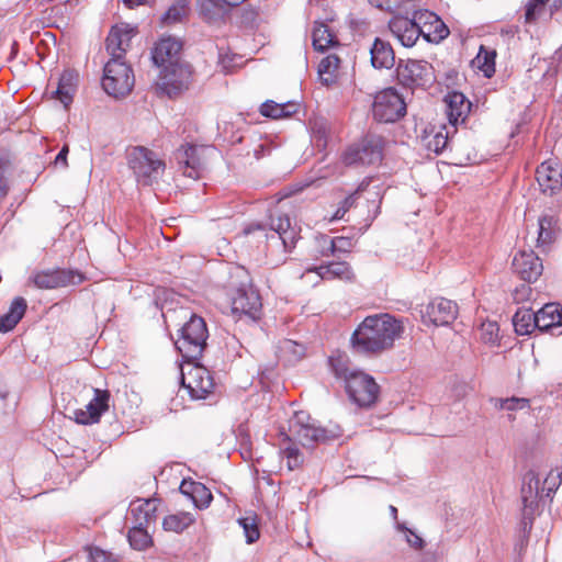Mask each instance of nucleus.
<instances>
[{"label": "nucleus", "mask_w": 562, "mask_h": 562, "mask_svg": "<svg viewBox=\"0 0 562 562\" xmlns=\"http://www.w3.org/2000/svg\"><path fill=\"white\" fill-rule=\"evenodd\" d=\"M296 112V104L286 102V103H277L274 101H266L260 106V113L263 116L271 119H282L290 116L291 114Z\"/></svg>", "instance_id": "37"}, {"label": "nucleus", "mask_w": 562, "mask_h": 562, "mask_svg": "<svg viewBox=\"0 0 562 562\" xmlns=\"http://www.w3.org/2000/svg\"><path fill=\"white\" fill-rule=\"evenodd\" d=\"M251 232V228L249 227L248 229H246V233L249 234Z\"/></svg>", "instance_id": "61"}, {"label": "nucleus", "mask_w": 562, "mask_h": 562, "mask_svg": "<svg viewBox=\"0 0 562 562\" xmlns=\"http://www.w3.org/2000/svg\"><path fill=\"white\" fill-rule=\"evenodd\" d=\"M69 153L68 145H64L58 155L55 158L54 165L56 167L61 166L63 168H66L68 166L67 164V155Z\"/></svg>", "instance_id": "54"}, {"label": "nucleus", "mask_w": 562, "mask_h": 562, "mask_svg": "<svg viewBox=\"0 0 562 562\" xmlns=\"http://www.w3.org/2000/svg\"><path fill=\"white\" fill-rule=\"evenodd\" d=\"M207 337L209 331L204 319L198 315H191L180 329L176 347L184 359L192 361L202 355Z\"/></svg>", "instance_id": "5"}, {"label": "nucleus", "mask_w": 562, "mask_h": 562, "mask_svg": "<svg viewBox=\"0 0 562 562\" xmlns=\"http://www.w3.org/2000/svg\"><path fill=\"white\" fill-rule=\"evenodd\" d=\"M398 76L408 86L429 87L435 81V70L430 63L426 60H408L398 68Z\"/></svg>", "instance_id": "16"}, {"label": "nucleus", "mask_w": 562, "mask_h": 562, "mask_svg": "<svg viewBox=\"0 0 562 562\" xmlns=\"http://www.w3.org/2000/svg\"><path fill=\"white\" fill-rule=\"evenodd\" d=\"M136 33V27L128 23H117L111 27L105 41L111 59L124 60V56L131 47V41Z\"/></svg>", "instance_id": "14"}, {"label": "nucleus", "mask_w": 562, "mask_h": 562, "mask_svg": "<svg viewBox=\"0 0 562 562\" xmlns=\"http://www.w3.org/2000/svg\"><path fill=\"white\" fill-rule=\"evenodd\" d=\"M420 36L431 43H438L449 35V29L441 21V19L428 10L417 11L414 13Z\"/></svg>", "instance_id": "19"}, {"label": "nucleus", "mask_w": 562, "mask_h": 562, "mask_svg": "<svg viewBox=\"0 0 562 562\" xmlns=\"http://www.w3.org/2000/svg\"><path fill=\"white\" fill-rule=\"evenodd\" d=\"M402 333V323L390 314L371 315L358 326L351 341L359 352L380 353L391 349Z\"/></svg>", "instance_id": "1"}, {"label": "nucleus", "mask_w": 562, "mask_h": 562, "mask_svg": "<svg viewBox=\"0 0 562 562\" xmlns=\"http://www.w3.org/2000/svg\"><path fill=\"white\" fill-rule=\"evenodd\" d=\"M425 139L426 146L430 151L440 154L448 145L449 131L442 125L438 131L427 134Z\"/></svg>", "instance_id": "42"}, {"label": "nucleus", "mask_w": 562, "mask_h": 562, "mask_svg": "<svg viewBox=\"0 0 562 562\" xmlns=\"http://www.w3.org/2000/svg\"><path fill=\"white\" fill-rule=\"evenodd\" d=\"M182 45L173 37L161 38L154 47L153 60L159 68L180 63Z\"/></svg>", "instance_id": "24"}, {"label": "nucleus", "mask_w": 562, "mask_h": 562, "mask_svg": "<svg viewBox=\"0 0 562 562\" xmlns=\"http://www.w3.org/2000/svg\"><path fill=\"white\" fill-rule=\"evenodd\" d=\"M355 203V194H351L349 196H347L342 202L341 204L339 205V207L337 209V211L335 212V214L330 217V222H334V221H338V220H342L345 214L347 213V211Z\"/></svg>", "instance_id": "51"}, {"label": "nucleus", "mask_w": 562, "mask_h": 562, "mask_svg": "<svg viewBox=\"0 0 562 562\" xmlns=\"http://www.w3.org/2000/svg\"><path fill=\"white\" fill-rule=\"evenodd\" d=\"M206 147L187 145L177 150L176 158L182 168L183 175L196 179L204 167V153Z\"/></svg>", "instance_id": "18"}, {"label": "nucleus", "mask_w": 562, "mask_h": 562, "mask_svg": "<svg viewBox=\"0 0 562 562\" xmlns=\"http://www.w3.org/2000/svg\"><path fill=\"white\" fill-rule=\"evenodd\" d=\"M498 325L495 322H485L481 326V338L485 342L494 344L498 338Z\"/></svg>", "instance_id": "49"}, {"label": "nucleus", "mask_w": 562, "mask_h": 562, "mask_svg": "<svg viewBox=\"0 0 562 562\" xmlns=\"http://www.w3.org/2000/svg\"><path fill=\"white\" fill-rule=\"evenodd\" d=\"M280 454L286 459L290 471L297 469L303 463V456L300 452L292 438L286 434H281L279 439Z\"/></svg>", "instance_id": "35"}, {"label": "nucleus", "mask_w": 562, "mask_h": 562, "mask_svg": "<svg viewBox=\"0 0 562 562\" xmlns=\"http://www.w3.org/2000/svg\"><path fill=\"white\" fill-rule=\"evenodd\" d=\"M127 161L137 182L144 186L150 184L165 169V162L153 150L136 146L128 150Z\"/></svg>", "instance_id": "6"}, {"label": "nucleus", "mask_w": 562, "mask_h": 562, "mask_svg": "<svg viewBox=\"0 0 562 562\" xmlns=\"http://www.w3.org/2000/svg\"><path fill=\"white\" fill-rule=\"evenodd\" d=\"M144 527L136 525L128 531L130 544L136 550H144L151 543V538Z\"/></svg>", "instance_id": "43"}, {"label": "nucleus", "mask_w": 562, "mask_h": 562, "mask_svg": "<svg viewBox=\"0 0 562 562\" xmlns=\"http://www.w3.org/2000/svg\"><path fill=\"white\" fill-rule=\"evenodd\" d=\"M292 436L303 446L313 447L328 439L327 431L319 428L306 412H296L290 422Z\"/></svg>", "instance_id": "10"}, {"label": "nucleus", "mask_w": 562, "mask_h": 562, "mask_svg": "<svg viewBox=\"0 0 562 562\" xmlns=\"http://www.w3.org/2000/svg\"><path fill=\"white\" fill-rule=\"evenodd\" d=\"M199 14L207 22L222 19L231 7L225 0H198Z\"/></svg>", "instance_id": "34"}, {"label": "nucleus", "mask_w": 562, "mask_h": 562, "mask_svg": "<svg viewBox=\"0 0 562 562\" xmlns=\"http://www.w3.org/2000/svg\"><path fill=\"white\" fill-rule=\"evenodd\" d=\"M256 158H260V155L258 154V150L255 151Z\"/></svg>", "instance_id": "60"}, {"label": "nucleus", "mask_w": 562, "mask_h": 562, "mask_svg": "<svg viewBox=\"0 0 562 562\" xmlns=\"http://www.w3.org/2000/svg\"><path fill=\"white\" fill-rule=\"evenodd\" d=\"M562 324V308L559 304H546L536 313V326L540 330H549Z\"/></svg>", "instance_id": "30"}, {"label": "nucleus", "mask_w": 562, "mask_h": 562, "mask_svg": "<svg viewBox=\"0 0 562 562\" xmlns=\"http://www.w3.org/2000/svg\"><path fill=\"white\" fill-rule=\"evenodd\" d=\"M159 499L147 498L136 499L130 505V515L136 525L146 526L156 519Z\"/></svg>", "instance_id": "27"}, {"label": "nucleus", "mask_w": 562, "mask_h": 562, "mask_svg": "<svg viewBox=\"0 0 562 562\" xmlns=\"http://www.w3.org/2000/svg\"><path fill=\"white\" fill-rule=\"evenodd\" d=\"M496 52L481 46L479 53L472 60V67L481 71L484 77L491 78L495 74Z\"/></svg>", "instance_id": "36"}, {"label": "nucleus", "mask_w": 562, "mask_h": 562, "mask_svg": "<svg viewBox=\"0 0 562 562\" xmlns=\"http://www.w3.org/2000/svg\"><path fill=\"white\" fill-rule=\"evenodd\" d=\"M390 512L392 514V516L394 517V519L397 518V508L395 506H390Z\"/></svg>", "instance_id": "59"}, {"label": "nucleus", "mask_w": 562, "mask_h": 562, "mask_svg": "<svg viewBox=\"0 0 562 562\" xmlns=\"http://www.w3.org/2000/svg\"><path fill=\"white\" fill-rule=\"evenodd\" d=\"M26 307L27 304L23 297H15L10 305L9 312L0 317V333L12 330L24 316Z\"/></svg>", "instance_id": "32"}, {"label": "nucleus", "mask_w": 562, "mask_h": 562, "mask_svg": "<svg viewBox=\"0 0 562 562\" xmlns=\"http://www.w3.org/2000/svg\"><path fill=\"white\" fill-rule=\"evenodd\" d=\"M371 64L376 69H390L394 66L395 55L392 46L376 38L370 49Z\"/></svg>", "instance_id": "28"}, {"label": "nucleus", "mask_w": 562, "mask_h": 562, "mask_svg": "<svg viewBox=\"0 0 562 562\" xmlns=\"http://www.w3.org/2000/svg\"><path fill=\"white\" fill-rule=\"evenodd\" d=\"M188 13V7L184 1H178L172 4L162 16V22L171 24L180 22Z\"/></svg>", "instance_id": "47"}, {"label": "nucleus", "mask_w": 562, "mask_h": 562, "mask_svg": "<svg viewBox=\"0 0 562 562\" xmlns=\"http://www.w3.org/2000/svg\"><path fill=\"white\" fill-rule=\"evenodd\" d=\"M398 529L406 532V541L412 548L415 550H420L423 548L424 541L419 536L403 526H398Z\"/></svg>", "instance_id": "53"}, {"label": "nucleus", "mask_w": 562, "mask_h": 562, "mask_svg": "<svg viewBox=\"0 0 562 562\" xmlns=\"http://www.w3.org/2000/svg\"><path fill=\"white\" fill-rule=\"evenodd\" d=\"M312 138L315 145L319 148H324L327 144V128L324 123L315 124L312 128Z\"/></svg>", "instance_id": "50"}, {"label": "nucleus", "mask_w": 562, "mask_h": 562, "mask_svg": "<svg viewBox=\"0 0 562 562\" xmlns=\"http://www.w3.org/2000/svg\"><path fill=\"white\" fill-rule=\"evenodd\" d=\"M180 491L189 496L198 508L209 507L213 499L211 491L200 482L183 480Z\"/></svg>", "instance_id": "29"}, {"label": "nucleus", "mask_w": 562, "mask_h": 562, "mask_svg": "<svg viewBox=\"0 0 562 562\" xmlns=\"http://www.w3.org/2000/svg\"><path fill=\"white\" fill-rule=\"evenodd\" d=\"M239 525L244 529V533L248 543H252L259 539V529L252 517L239 519Z\"/></svg>", "instance_id": "48"}, {"label": "nucleus", "mask_w": 562, "mask_h": 562, "mask_svg": "<svg viewBox=\"0 0 562 562\" xmlns=\"http://www.w3.org/2000/svg\"><path fill=\"white\" fill-rule=\"evenodd\" d=\"M383 138L379 135H366L359 143L350 146L341 159L346 166L373 165L382 159Z\"/></svg>", "instance_id": "8"}, {"label": "nucleus", "mask_w": 562, "mask_h": 562, "mask_svg": "<svg viewBox=\"0 0 562 562\" xmlns=\"http://www.w3.org/2000/svg\"><path fill=\"white\" fill-rule=\"evenodd\" d=\"M330 364L335 374L344 378L349 397L359 406L368 407L375 403L379 395V385L374 379L357 370H350L345 357L330 358Z\"/></svg>", "instance_id": "3"}, {"label": "nucleus", "mask_w": 562, "mask_h": 562, "mask_svg": "<svg viewBox=\"0 0 562 562\" xmlns=\"http://www.w3.org/2000/svg\"><path fill=\"white\" fill-rule=\"evenodd\" d=\"M321 241L323 243V245L328 246V252H324V255L347 252L352 247L351 239L347 237H336L331 239L329 237L323 236L321 237Z\"/></svg>", "instance_id": "45"}, {"label": "nucleus", "mask_w": 562, "mask_h": 562, "mask_svg": "<svg viewBox=\"0 0 562 562\" xmlns=\"http://www.w3.org/2000/svg\"><path fill=\"white\" fill-rule=\"evenodd\" d=\"M313 273L316 274L319 280L340 279L351 281L355 277L351 267L347 262H330L326 266L307 269L302 277L305 278Z\"/></svg>", "instance_id": "26"}, {"label": "nucleus", "mask_w": 562, "mask_h": 562, "mask_svg": "<svg viewBox=\"0 0 562 562\" xmlns=\"http://www.w3.org/2000/svg\"><path fill=\"white\" fill-rule=\"evenodd\" d=\"M560 482V474L553 471L549 472L543 479L535 472H528L521 487L524 517L531 520L538 513L540 504L551 501Z\"/></svg>", "instance_id": "4"}, {"label": "nucleus", "mask_w": 562, "mask_h": 562, "mask_svg": "<svg viewBox=\"0 0 562 562\" xmlns=\"http://www.w3.org/2000/svg\"><path fill=\"white\" fill-rule=\"evenodd\" d=\"M191 79L190 66L186 63H177L166 66L160 70L156 82L157 89L169 97L177 95L188 89Z\"/></svg>", "instance_id": "11"}, {"label": "nucleus", "mask_w": 562, "mask_h": 562, "mask_svg": "<svg viewBox=\"0 0 562 562\" xmlns=\"http://www.w3.org/2000/svg\"><path fill=\"white\" fill-rule=\"evenodd\" d=\"M446 113L452 127L463 123L470 113L471 103L461 92H450L445 98Z\"/></svg>", "instance_id": "25"}, {"label": "nucleus", "mask_w": 562, "mask_h": 562, "mask_svg": "<svg viewBox=\"0 0 562 562\" xmlns=\"http://www.w3.org/2000/svg\"><path fill=\"white\" fill-rule=\"evenodd\" d=\"M89 558L91 562H113L112 554L100 548H90Z\"/></svg>", "instance_id": "52"}, {"label": "nucleus", "mask_w": 562, "mask_h": 562, "mask_svg": "<svg viewBox=\"0 0 562 562\" xmlns=\"http://www.w3.org/2000/svg\"><path fill=\"white\" fill-rule=\"evenodd\" d=\"M110 393L106 390L93 389V397L83 407L72 412L76 423L91 425L100 420L103 413L109 409Z\"/></svg>", "instance_id": "17"}, {"label": "nucleus", "mask_w": 562, "mask_h": 562, "mask_svg": "<svg viewBox=\"0 0 562 562\" xmlns=\"http://www.w3.org/2000/svg\"><path fill=\"white\" fill-rule=\"evenodd\" d=\"M490 403L497 411H506L509 413V418L514 419L515 417L512 413L521 411L529 407V400L525 397H491Z\"/></svg>", "instance_id": "38"}, {"label": "nucleus", "mask_w": 562, "mask_h": 562, "mask_svg": "<svg viewBox=\"0 0 562 562\" xmlns=\"http://www.w3.org/2000/svg\"><path fill=\"white\" fill-rule=\"evenodd\" d=\"M124 2L128 8H134L142 4H146L148 0H124Z\"/></svg>", "instance_id": "57"}, {"label": "nucleus", "mask_w": 562, "mask_h": 562, "mask_svg": "<svg viewBox=\"0 0 562 562\" xmlns=\"http://www.w3.org/2000/svg\"><path fill=\"white\" fill-rule=\"evenodd\" d=\"M390 30L405 47L414 46L420 36V31L415 15L413 19L394 16L390 21Z\"/></svg>", "instance_id": "23"}, {"label": "nucleus", "mask_w": 562, "mask_h": 562, "mask_svg": "<svg viewBox=\"0 0 562 562\" xmlns=\"http://www.w3.org/2000/svg\"><path fill=\"white\" fill-rule=\"evenodd\" d=\"M554 225L555 220L553 216L544 215L539 218V233L537 239L539 245L551 243L554 235Z\"/></svg>", "instance_id": "44"}, {"label": "nucleus", "mask_w": 562, "mask_h": 562, "mask_svg": "<svg viewBox=\"0 0 562 562\" xmlns=\"http://www.w3.org/2000/svg\"><path fill=\"white\" fill-rule=\"evenodd\" d=\"M372 113L379 122L393 123L405 115L406 104L395 89H384L375 94Z\"/></svg>", "instance_id": "9"}, {"label": "nucleus", "mask_w": 562, "mask_h": 562, "mask_svg": "<svg viewBox=\"0 0 562 562\" xmlns=\"http://www.w3.org/2000/svg\"><path fill=\"white\" fill-rule=\"evenodd\" d=\"M300 347L296 342L292 341V340H286L282 347V349H285V350H290L292 348H297Z\"/></svg>", "instance_id": "58"}, {"label": "nucleus", "mask_w": 562, "mask_h": 562, "mask_svg": "<svg viewBox=\"0 0 562 562\" xmlns=\"http://www.w3.org/2000/svg\"><path fill=\"white\" fill-rule=\"evenodd\" d=\"M30 280L38 289L50 290L80 284L83 276L72 270L56 269L35 272Z\"/></svg>", "instance_id": "13"}, {"label": "nucleus", "mask_w": 562, "mask_h": 562, "mask_svg": "<svg viewBox=\"0 0 562 562\" xmlns=\"http://www.w3.org/2000/svg\"><path fill=\"white\" fill-rule=\"evenodd\" d=\"M542 262L532 250H521L513 259V270L522 280L536 281L542 273Z\"/></svg>", "instance_id": "21"}, {"label": "nucleus", "mask_w": 562, "mask_h": 562, "mask_svg": "<svg viewBox=\"0 0 562 562\" xmlns=\"http://www.w3.org/2000/svg\"><path fill=\"white\" fill-rule=\"evenodd\" d=\"M134 82L132 68L124 60L110 59L105 64L102 87L108 94L125 97L132 91Z\"/></svg>", "instance_id": "7"}, {"label": "nucleus", "mask_w": 562, "mask_h": 562, "mask_svg": "<svg viewBox=\"0 0 562 562\" xmlns=\"http://www.w3.org/2000/svg\"><path fill=\"white\" fill-rule=\"evenodd\" d=\"M340 66V58L336 54H329L323 58L318 66V74L325 85L335 81Z\"/></svg>", "instance_id": "39"}, {"label": "nucleus", "mask_w": 562, "mask_h": 562, "mask_svg": "<svg viewBox=\"0 0 562 562\" xmlns=\"http://www.w3.org/2000/svg\"><path fill=\"white\" fill-rule=\"evenodd\" d=\"M267 238V257L272 265L284 262L286 255L300 238V228L291 223L288 214L277 211L270 215Z\"/></svg>", "instance_id": "2"}, {"label": "nucleus", "mask_w": 562, "mask_h": 562, "mask_svg": "<svg viewBox=\"0 0 562 562\" xmlns=\"http://www.w3.org/2000/svg\"><path fill=\"white\" fill-rule=\"evenodd\" d=\"M194 522V517L189 513H179L164 518L162 527L166 531L180 533Z\"/></svg>", "instance_id": "41"}, {"label": "nucleus", "mask_w": 562, "mask_h": 562, "mask_svg": "<svg viewBox=\"0 0 562 562\" xmlns=\"http://www.w3.org/2000/svg\"><path fill=\"white\" fill-rule=\"evenodd\" d=\"M8 193V183L4 177V170L0 166V200L3 199Z\"/></svg>", "instance_id": "56"}, {"label": "nucleus", "mask_w": 562, "mask_h": 562, "mask_svg": "<svg viewBox=\"0 0 562 562\" xmlns=\"http://www.w3.org/2000/svg\"><path fill=\"white\" fill-rule=\"evenodd\" d=\"M313 46L318 52L339 46V42L330 27L323 22H316L312 31Z\"/></svg>", "instance_id": "31"}, {"label": "nucleus", "mask_w": 562, "mask_h": 562, "mask_svg": "<svg viewBox=\"0 0 562 562\" xmlns=\"http://www.w3.org/2000/svg\"><path fill=\"white\" fill-rule=\"evenodd\" d=\"M536 179L541 191L553 195L562 189V169L555 159L543 161L536 171Z\"/></svg>", "instance_id": "20"}, {"label": "nucleus", "mask_w": 562, "mask_h": 562, "mask_svg": "<svg viewBox=\"0 0 562 562\" xmlns=\"http://www.w3.org/2000/svg\"><path fill=\"white\" fill-rule=\"evenodd\" d=\"M515 330L519 335L530 334L536 326V313L530 310H520L513 317Z\"/></svg>", "instance_id": "40"}, {"label": "nucleus", "mask_w": 562, "mask_h": 562, "mask_svg": "<svg viewBox=\"0 0 562 562\" xmlns=\"http://www.w3.org/2000/svg\"><path fill=\"white\" fill-rule=\"evenodd\" d=\"M548 0H528L525 5V22H536L544 11Z\"/></svg>", "instance_id": "46"}, {"label": "nucleus", "mask_w": 562, "mask_h": 562, "mask_svg": "<svg viewBox=\"0 0 562 562\" xmlns=\"http://www.w3.org/2000/svg\"><path fill=\"white\" fill-rule=\"evenodd\" d=\"M458 306L454 302L437 297L432 300L425 310L424 317L434 325H448L456 319Z\"/></svg>", "instance_id": "22"}, {"label": "nucleus", "mask_w": 562, "mask_h": 562, "mask_svg": "<svg viewBox=\"0 0 562 562\" xmlns=\"http://www.w3.org/2000/svg\"><path fill=\"white\" fill-rule=\"evenodd\" d=\"M231 307L233 314L256 321L260 316V295L251 286H240L231 299Z\"/></svg>", "instance_id": "15"}, {"label": "nucleus", "mask_w": 562, "mask_h": 562, "mask_svg": "<svg viewBox=\"0 0 562 562\" xmlns=\"http://www.w3.org/2000/svg\"><path fill=\"white\" fill-rule=\"evenodd\" d=\"M78 81V74L72 70H66L60 76L58 87L56 90L57 99L68 106L72 102Z\"/></svg>", "instance_id": "33"}, {"label": "nucleus", "mask_w": 562, "mask_h": 562, "mask_svg": "<svg viewBox=\"0 0 562 562\" xmlns=\"http://www.w3.org/2000/svg\"><path fill=\"white\" fill-rule=\"evenodd\" d=\"M181 380L192 398L203 400L213 392L214 381L210 371L199 364L189 363L181 369Z\"/></svg>", "instance_id": "12"}, {"label": "nucleus", "mask_w": 562, "mask_h": 562, "mask_svg": "<svg viewBox=\"0 0 562 562\" xmlns=\"http://www.w3.org/2000/svg\"><path fill=\"white\" fill-rule=\"evenodd\" d=\"M370 2L376 8L392 10L397 4L398 0H370Z\"/></svg>", "instance_id": "55"}]
</instances>
